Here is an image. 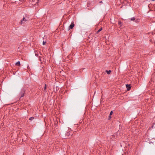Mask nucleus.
I'll use <instances>...</instances> for the list:
<instances>
[{"mask_svg": "<svg viewBox=\"0 0 155 155\" xmlns=\"http://www.w3.org/2000/svg\"><path fill=\"white\" fill-rule=\"evenodd\" d=\"M28 20V18L27 17H24L22 20H21L20 21V23L22 24L24 23L25 22Z\"/></svg>", "mask_w": 155, "mask_h": 155, "instance_id": "obj_1", "label": "nucleus"}, {"mask_svg": "<svg viewBox=\"0 0 155 155\" xmlns=\"http://www.w3.org/2000/svg\"><path fill=\"white\" fill-rule=\"evenodd\" d=\"M126 86L127 89V91H129L131 89V86L130 85V84H126Z\"/></svg>", "mask_w": 155, "mask_h": 155, "instance_id": "obj_2", "label": "nucleus"}, {"mask_svg": "<svg viewBox=\"0 0 155 155\" xmlns=\"http://www.w3.org/2000/svg\"><path fill=\"white\" fill-rule=\"evenodd\" d=\"M93 35H94V34H92V33L91 34L89 35V36L88 37V38L89 39H91V40H92V39H93Z\"/></svg>", "mask_w": 155, "mask_h": 155, "instance_id": "obj_3", "label": "nucleus"}, {"mask_svg": "<svg viewBox=\"0 0 155 155\" xmlns=\"http://www.w3.org/2000/svg\"><path fill=\"white\" fill-rule=\"evenodd\" d=\"M74 22H72L71 25L69 26V28L70 29H72L74 26Z\"/></svg>", "mask_w": 155, "mask_h": 155, "instance_id": "obj_4", "label": "nucleus"}, {"mask_svg": "<svg viewBox=\"0 0 155 155\" xmlns=\"http://www.w3.org/2000/svg\"><path fill=\"white\" fill-rule=\"evenodd\" d=\"M122 23L120 21H119L118 25H120V27H121L122 25Z\"/></svg>", "mask_w": 155, "mask_h": 155, "instance_id": "obj_5", "label": "nucleus"}, {"mask_svg": "<svg viewBox=\"0 0 155 155\" xmlns=\"http://www.w3.org/2000/svg\"><path fill=\"white\" fill-rule=\"evenodd\" d=\"M106 71L107 74H110V72H111V70H109L108 71L106 70Z\"/></svg>", "mask_w": 155, "mask_h": 155, "instance_id": "obj_6", "label": "nucleus"}, {"mask_svg": "<svg viewBox=\"0 0 155 155\" xmlns=\"http://www.w3.org/2000/svg\"><path fill=\"white\" fill-rule=\"evenodd\" d=\"M16 65L19 66L20 64V62L19 61H18L15 64Z\"/></svg>", "mask_w": 155, "mask_h": 155, "instance_id": "obj_7", "label": "nucleus"}, {"mask_svg": "<svg viewBox=\"0 0 155 155\" xmlns=\"http://www.w3.org/2000/svg\"><path fill=\"white\" fill-rule=\"evenodd\" d=\"M102 28H100L98 31H97V33H98L101 30H102Z\"/></svg>", "mask_w": 155, "mask_h": 155, "instance_id": "obj_8", "label": "nucleus"}, {"mask_svg": "<svg viewBox=\"0 0 155 155\" xmlns=\"http://www.w3.org/2000/svg\"><path fill=\"white\" fill-rule=\"evenodd\" d=\"M24 95V92H23L22 93H21V97H22Z\"/></svg>", "mask_w": 155, "mask_h": 155, "instance_id": "obj_9", "label": "nucleus"}, {"mask_svg": "<svg viewBox=\"0 0 155 155\" xmlns=\"http://www.w3.org/2000/svg\"><path fill=\"white\" fill-rule=\"evenodd\" d=\"M135 19V18L134 17H133L131 18L130 20L131 21H134Z\"/></svg>", "mask_w": 155, "mask_h": 155, "instance_id": "obj_10", "label": "nucleus"}, {"mask_svg": "<svg viewBox=\"0 0 155 155\" xmlns=\"http://www.w3.org/2000/svg\"><path fill=\"white\" fill-rule=\"evenodd\" d=\"M34 119V118L33 117H30L29 119V120H32L33 119Z\"/></svg>", "mask_w": 155, "mask_h": 155, "instance_id": "obj_11", "label": "nucleus"}, {"mask_svg": "<svg viewBox=\"0 0 155 155\" xmlns=\"http://www.w3.org/2000/svg\"><path fill=\"white\" fill-rule=\"evenodd\" d=\"M112 114H113V111H111L109 115H110V116H111Z\"/></svg>", "mask_w": 155, "mask_h": 155, "instance_id": "obj_12", "label": "nucleus"}, {"mask_svg": "<svg viewBox=\"0 0 155 155\" xmlns=\"http://www.w3.org/2000/svg\"><path fill=\"white\" fill-rule=\"evenodd\" d=\"M111 116H110V115H109V117H108V119H111Z\"/></svg>", "mask_w": 155, "mask_h": 155, "instance_id": "obj_13", "label": "nucleus"}, {"mask_svg": "<svg viewBox=\"0 0 155 155\" xmlns=\"http://www.w3.org/2000/svg\"><path fill=\"white\" fill-rule=\"evenodd\" d=\"M46 43V42L45 41H43V45H45Z\"/></svg>", "mask_w": 155, "mask_h": 155, "instance_id": "obj_14", "label": "nucleus"}, {"mask_svg": "<svg viewBox=\"0 0 155 155\" xmlns=\"http://www.w3.org/2000/svg\"><path fill=\"white\" fill-rule=\"evenodd\" d=\"M139 19H137L135 21L137 23L139 21Z\"/></svg>", "mask_w": 155, "mask_h": 155, "instance_id": "obj_15", "label": "nucleus"}, {"mask_svg": "<svg viewBox=\"0 0 155 155\" xmlns=\"http://www.w3.org/2000/svg\"><path fill=\"white\" fill-rule=\"evenodd\" d=\"M46 84H45V88H44V90H45L46 88Z\"/></svg>", "mask_w": 155, "mask_h": 155, "instance_id": "obj_16", "label": "nucleus"}, {"mask_svg": "<svg viewBox=\"0 0 155 155\" xmlns=\"http://www.w3.org/2000/svg\"><path fill=\"white\" fill-rule=\"evenodd\" d=\"M37 3H38L39 2V0H37Z\"/></svg>", "mask_w": 155, "mask_h": 155, "instance_id": "obj_17", "label": "nucleus"}, {"mask_svg": "<svg viewBox=\"0 0 155 155\" xmlns=\"http://www.w3.org/2000/svg\"><path fill=\"white\" fill-rule=\"evenodd\" d=\"M89 42L90 43L91 42V41L89 40Z\"/></svg>", "mask_w": 155, "mask_h": 155, "instance_id": "obj_18", "label": "nucleus"}, {"mask_svg": "<svg viewBox=\"0 0 155 155\" xmlns=\"http://www.w3.org/2000/svg\"><path fill=\"white\" fill-rule=\"evenodd\" d=\"M102 2L101 1H100V3H102Z\"/></svg>", "mask_w": 155, "mask_h": 155, "instance_id": "obj_19", "label": "nucleus"}, {"mask_svg": "<svg viewBox=\"0 0 155 155\" xmlns=\"http://www.w3.org/2000/svg\"><path fill=\"white\" fill-rule=\"evenodd\" d=\"M152 1H155V0H151Z\"/></svg>", "mask_w": 155, "mask_h": 155, "instance_id": "obj_20", "label": "nucleus"}, {"mask_svg": "<svg viewBox=\"0 0 155 155\" xmlns=\"http://www.w3.org/2000/svg\"><path fill=\"white\" fill-rule=\"evenodd\" d=\"M35 55H37V54H35Z\"/></svg>", "mask_w": 155, "mask_h": 155, "instance_id": "obj_21", "label": "nucleus"}]
</instances>
